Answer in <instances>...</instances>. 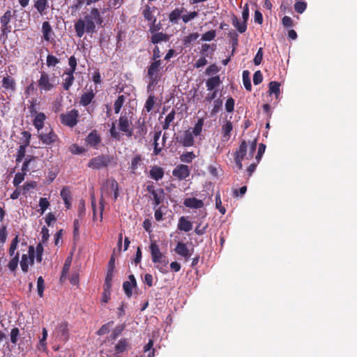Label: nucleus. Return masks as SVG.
I'll list each match as a JSON object with an SVG mask.
<instances>
[{"instance_id":"680f3d73","label":"nucleus","mask_w":357,"mask_h":357,"mask_svg":"<svg viewBox=\"0 0 357 357\" xmlns=\"http://www.w3.org/2000/svg\"><path fill=\"white\" fill-rule=\"evenodd\" d=\"M112 286H107L106 283L104 284V291L102 296V301L103 303H107L110 298V289Z\"/></svg>"},{"instance_id":"69168bd1","label":"nucleus","mask_w":357,"mask_h":357,"mask_svg":"<svg viewBox=\"0 0 357 357\" xmlns=\"http://www.w3.org/2000/svg\"><path fill=\"white\" fill-rule=\"evenodd\" d=\"M307 8V3L303 1H297L294 4V9L298 13H303Z\"/></svg>"},{"instance_id":"09e8293b","label":"nucleus","mask_w":357,"mask_h":357,"mask_svg":"<svg viewBox=\"0 0 357 357\" xmlns=\"http://www.w3.org/2000/svg\"><path fill=\"white\" fill-rule=\"evenodd\" d=\"M68 65H69V68L66 69L65 71L71 72V73H75V72L77 69V59L75 57V56H70V58L68 59Z\"/></svg>"},{"instance_id":"7ed1b4c3","label":"nucleus","mask_w":357,"mask_h":357,"mask_svg":"<svg viewBox=\"0 0 357 357\" xmlns=\"http://www.w3.org/2000/svg\"><path fill=\"white\" fill-rule=\"evenodd\" d=\"M150 251L152 261L154 264H157L155 268L162 273H167L166 267L168 264V261L166 259L165 256L160 252L159 246L155 242L151 243Z\"/></svg>"},{"instance_id":"39448f33","label":"nucleus","mask_w":357,"mask_h":357,"mask_svg":"<svg viewBox=\"0 0 357 357\" xmlns=\"http://www.w3.org/2000/svg\"><path fill=\"white\" fill-rule=\"evenodd\" d=\"M55 341L66 343L70 337L68 323L66 321L58 324L52 333Z\"/></svg>"},{"instance_id":"2f4dec72","label":"nucleus","mask_w":357,"mask_h":357,"mask_svg":"<svg viewBox=\"0 0 357 357\" xmlns=\"http://www.w3.org/2000/svg\"><path fill=\"white\" fill-rule=\"evenodd\" d=\"M185 11V8H176L169 14V20L172 23L176 24L178 20L181 17V14Z\"/></svg>"},{"instance_id":"79ce46f5","label":"nucleus","mask_w":357,"mask_h":357,"mask_svg":"<svg viewBox=\"0 0 357 357\" xmlns=\"http://www.w3.org/2000/svg\"><path fill=\"white\" fill-rule=\"evenodd\" d=\"M37 10L42 14L48 7L47 0H37L34 4Z\"/></svg>"},{"instance_id":"052dcab7","label":"nucleus","mask_w":357,"mask_h":357,"mask_svg":"<svg viewBox=\"0 0 357 357\" xmlns=\"http://www.w3.org/2000/svg\"><path fill=\"white\" fill-rule=\"evenodd\" d=\"M154 96L151 95L149 96L148 99L146 101L144 108L147 112H151L153 109L154 106Z\"/></svg>"},{"instance_id":"72a5a7b5","label":"nucleus","mask_w":357,"mask_h":357,"mask_svg":"<svg viewBox=\"0 0 357 357\" xmlns=\"http://www.w3.org/2000/svg\"><path fill=\"white\" fill-rule=\"evenodd\" d=\"M137 133L142 137H144L145 135L147 134L148 132V128L146 125L145 119L140 118L137 122Z\"/></svg>"},{"instance_id":"ea45409f","label":"nucleus","mask_w":357,"mask_h":357,"mask_svg":"<svg viewBox=\"0 0 357 357\" xmlns=\"http://www.w3.org/2000/svg\"><path fill=\"white\" fill-rule=\"evenodd\" d=\"M228 36L232 40V52L231 54H234L238 45V36L236 31L231 30L229 32Z\"/></svg>"},{"instance_id":"473e14b6","label":"nucleus","mask_w":357,"mask_h":357,"mask_svg":"<svg viewBox=\"0 0 357 357\" xmlns=\"http://www.w3.org/2000/svg\"><path fill=\"white\" fill-rule=\"evenodd\" d=\"M169 39V37L167 34L164 33L162 32H158L155 34H153L151 37V42L155 45L160 42H167Z\"/></svg>"},{"instance_id":"4d7b16f0","label":"nucleus","mask_w":357,"mask_h":357,"mask_svg":"<svg viewBox=\"0 0 357 357\" xmlns=\"http://www.w3.org/2000/svg\"><path fill=\"white\" fill-rule=\"evenodd\" d=\"M26 173L24 172H17L14 177L13 179V185L15 186H18L24 180V176Z\"/></svg>"},{"instance_id":"aec40b11","label":"nucleus","mask_w":357,"mask_h":357,"mask_svg":"<svg viewBox=\"0 0 357 357\" xmlns=\"http://www.w3.org/2000/svg\"><path fill=\"white\" fill-rule=\"evenodd\" d=\"M143 165V158L140 154H136L131 159L130 165L129 167L130 173L133 174H137V170L139 166Z\"/></svg>"},{"instance_id":"5701e85b","label":"nucleus","mask_w":357,"mask_h":357,"mask_svg":"<svg viewBox=\"0 0 357 357\" xmlns=\"http://www.w3.org/2000/svg\"><path fill=\"white\" fill-rule=\"evenodd\" d=\"M221 84L219 75H215L208 78L206 82V86L208 91L218 90Z\"/></svg>"},{"instance_id":"6ab92c4d","label":"nucleus","mask_w":357,"mask_h":357,"mask_svg":"<svg viewBox=\"0 0 357 357\" xmlns=\"http://www.w3.org/2000/svg\"><path fill=\"white\" fill-rule=\"evenodd\" d=\"M233 130V125L230 121H227L226 123L222 126V141L225 142L229 141L231 137V132Z\"/></svg>"},{"instance_id":"dca6fc26","label":"nucleus","mask_w":357,"mask_h":357,"mask_svg":"<svg viewBox=\"0 0 357 357\" xmlns=\"http://www.w3.org/2000/svg\"><path fill=\"white\" fill-rule=\"evenodd\" d=\"M174 250L177 255L183 257L185 261H188L191 256V252L185 243L178 242Z\"/></svg>"},{"instance_id":"bf43d9fd","label":"nucleus","mask_w":357,"mask_h":357,"mask_svg":"<svg viewBox=\"0 0 357 357\" xmlns=\"http://www.w3.org/2000/svg\"><path fill=\"white\" fill-rule=\"evenodd\" d=\"M43 250H44V249H43V244L41 243H38L36 248V261L39 263H40L42 261Z\"/></svg>"},{"instance_id":"49530a36","label":"nucleus","mask_w":357,"mask_h":357,"mask_svg":"<svg viewBox=\"0 0 357 357\" xmlns=\"http://www.w3.org/2000/svg\"><path fill=\"white\" fill-rule=\"evenodd\" d=\"M124 328L125 326L123 324L116 326L110 335V339L112 340H116L122 333Z\"/></svg>"},{"instance_id":"20e7f679","label":"nucleus","mask_w":357,"mask_h":357,"mask_svg":"<svg viewBox=\"0 0 357 357\" xmlns=\"http://www.w3.org/2000/svg\"><path fill=\"white\" fill-rule=\"evenodd\" d=\"M162 60L153 61L151 62L149 66L147 68V76L149 79L148 88L151 87V86H155L158 83L160 79L159 73L162 69Z\"/></svg>"},{"instance_id":"1a4fd4ad","label":"nucleus","mask_w":357,"mask_h":357,"mask_svg":"<svg viewBox=\"0 0 357 357\" xmlns=\"http://www.w3.org/2000/svg\"><path fill=\"white\" fill-rule=\"evenodd\" d=\"M131 122L128 117L125 115H121L119 119V129L120 131L124 132L128 137L132 135V130L130 128Z\"/></svg>"},{"instance_id":"7c9ffc66","label":"nucleus","mask_w":357,"mask_h":357,"mask_svg":"<svg viewBox=\"0 0 357 357\" xmlns=\"http://www.w3.org/2000/svg\"><path fill=\"white\" fill-rule=\"evenodd\" d=\"M178 229L185 232H188L192 229V224L187 220L184 216H182L178 220Z\"/></svg>"},{"instance_id":"774afa93","label":"nucleus","mask_w":357,"mask_h":357,"mask_svg":"<svg viewBox=\"0 0 357 357\" xmlns=\"http://www.w3.org/2000/svg\"><path fill=\"white\" fill-rule=\"evenodd\" d=\"M235 101L231 97L227 98L225 103V109L228 112H232L234 110Z\"/></svg>"},{"instance_id":"412c9836","label":"nucleus","mask_w":357,"mask_h":357,"mask_svg":"<svg viewBox=\"0 0 357 357\" xmlns=\"http://www.w3.org/2000/svg\"><path fill=\"white\" fill-rule=\"evenodd\" d=\"M114 268V257L112 256L107 266V274L105 280L106 285L109 287L112 286V281L113 278V272Z\"/></svg>"},{"instance_id":"a878e982","label":"nucleus","mask_w":357,"mask_h":357,"mask_svg":"<svg viewBox=\"0 0 357 357\" xmlns=\"http://www.w3.org/2000/svg\"><path fill=\"white\" fill-rule=\"evenodd\" d=\"M2 87L6 90L15 91L16 89V82L13 77L6 75L2 79Z\"/></svg>"},{"instance_id":"0e129e2a","label":"nucleus","mask_w":357,"mask_h":357,"mask_svg":"<svg viewBox=\"0 0 357 357\" xmlns=\"http://www.w3.org/2000/svg\"><path fill=\"white\" fill-rule=\"evenodd\" d=\"M35 159V158L33 156H31V155H28L26 158H25V160L23 162V165H22V171L24 173H26L27 172L29 171V164L31 163V161H33V160Z\"/></svg>"},{"instance_id":"e2e57ef3","label":"nucleus","mask_w":357,"mask_h":357,"mask_svg":"<svg viewBox=\"0 0 357 357\" xmlns=\"http://www.w3.org/2000/svg\"><path fill=\"white\" fill-rule=\"evenodd\" d=\"M198 16V12L192 11L190 12L188 15H183L181 16V19L184 23H188L190 20L195 19Z\"/></svg>"},{"instance_id":"f257e3e1","label":"nucleus","mask_w":357,"mask_h":357,"mask_svg":"<svg viewBox=\"0 0 357 357\" xmlns=\"http://www.w3.org/2000/svg\"><path fill=\"white\" fill-rule=\"evenodd\" d=\"M103 19L97 8H93L89 14L84 16V19H79L75 24V30L79 38L83 36L85 32L93 33L96 31V25H101Z\"/></svg>"},{"instance_id":"c9c22d12","label":"nucleus","mask_w":357,"mask_h":357,"mask_svg":"<svg viewBox=\"0 0 357 357\" xmlns=\"http://www.w3.org/2000/svg\"><path fill=\"white\" fill-rule=\"evenodd\" d=\"M42 32L43 34V38L46 41L50 40L51 34L53 33L52 26L49 22L45 21L42 25Z\"/></svg>"},{"instance_id":"f03ea898","label":"nucleus","mask_w":357,"mask_h":357,"mask_svg":"<svg viewBox=\"0 0 357 357\" xmlns=\"http://www.w3.org/2000/svg\"><path fill=\"white\" fill-rule=\"evenodd\" d=\"M257 149V139L250 142L248 146L247 142L243 140L239 147L234 153V162L238 169H243L242 161L244 160H250L253 158Z\"/></svg>"},{"instance_id":"4468645a","label":"nucleus","mask_w":357,"mask_h":357,"mask_svg":"<svg viewBox=\"0 0 357 357\" xmlns=\"http://www.w3.org/2000/svg\"><path fill=\"white\" fill-rule=\"evenodd\" d=\"M11 17V11L10 10H8L0 18V22L1 24V32L3 35H6L10 32L11 27L8 24L10 22Z\"/></svg>"},{"instance_id":"c756f323","label":"nucleus","mask_w":357,"mask_h":357,"mask_svg":"<svg viewBox=\"0 0 357 357\" xmlns=\"http://www.w3.org/2000/svg\"><path fill=\"white\" fill-rule=\"evenodd\" d=\"M130 344L127 339L122 338L116 345L114 346V351L116 352V354H120L121 353H123L124 351H127L129 348Z\"/></svg>"},{"instance_id":"13d9d810","label":"nucleus","mask_w":357,"mask_h":357,"mask_svg":"<svg viewBox=\"0 0 357 357\" xmlns=\"http://www.w3.org/2000/svg\"><path fill=\"white\" fill-rule=\"evenodd\" d=\"M109 133L112 138L116 140L120 141L121 139V134L116 130L115 123H112V126L109 129Z\"/></svg>"},{"instance_id":"6e6552de","label":"nucleus","mask_w":357,"mask_h":357,"mask_svg":"<svg viewBox=\"0 0 357 357\" xmlns=\"http://www.w3.org/2000/svg\"><path fill=\"white\" fill-rule=\"evenodd\" d=\"M34 255H35V250L33 246L30 245L29 247V251H28V255H22V259L20 261V266L22 268V271L24 273H26L29 269V263L32 265L34 263Z\"/></svg>"},{"instance_id":"9d476101","label":"nucleus","mask_w":357,"mask_h":357,"mask_svg":"<svg viewBox=\"0 0 357 357\" xmlns=\"http://www.w3.org/2000/svg\"><path fill=\"white\" fill-rule=\"evenodd\" d=\"M172 174L178 180L182 181L190 176V169L186 165L180 164L174 169Z\"/></svg>"},{"instance_id":"4be33fe9","label":"nucleus","mask_w":357,"mask_h":357,"mask_svg":"<svg viewBox=\"0 0 357 357\" xmlns=\"http://www.w3.org/2000/svg\"><path fill=\"white\" fill-rule=\"evenodd\" d=\"M63 87L66 91H68L73 85L75 77L74 73L64 71L63 74Z\"/></svg>"},{"instance_id":"9b49d317","label":"nucleus","mask_w":357,"mask_h":357,"mask_svg":"<svg viewBox=\"0 0 357 357\" xmlns=\"http://www.w3.org/2000/svg\"><path fill=\"white\" fill-rule=\"evenodd\" d=\"M38 87L41 91H51L54 85L50 82V76L45 72H41L40 77L38 82Z\"/></svg>"},{"instance_id":"0eeeda50","label":"nucleus","mask_w":357,"mask_h":357,"mask_svg":"<svg viewBox=\"0 0 357 357\" xmlns=\"http://www.w3.org/2000/svg\"><path fill=\"white\" fill-rule=\"evenodd\" d=\"M110 162L108 155H100L91 158L88 164V167L94 169H100L108 166Z\"/></svg>"},{"instance_id":"b1692460","label":"nucleus","mask_w":357,"mask_h":357,"mask_svg":"<svg viewBox=\"0 0 357 357\" xmlns=\"http://www.w3.org/2000/svg\"><path fill=\"white\" fill-rule=\"evenodd\" d=\"M61 197L64 202L65 206L69 209L71 206L72 195L68 187L66 186L62 188L60 192Z\"/></svg>"},{"instance_id":"6e6d98bb","label":"nucleus","mask_w":357,"mask_h":357,"mask_svg":"<svg viewBox=\"0 0 357 357\" xmlns=\"http://www.w3.org/2000/svg\"><path fill=\"white\" fill-rule=\"evenodd\" d=\"M216 32L215 30H210L204 33L202 36V40L204 41H211L215 38Z\"/></svg>"},{"instance_id":"a211bd4d","label":"nucleus","mask_w":357,"mask_h":357,"mask_svg":"<svg viewBox=\"0 0 357 357\" xmlns=\"http://www.w3.org/2000/svg\"><path fill=\"white\" fill-rule=\"evenodd\" d=\"M157 10L156 7H151L149 5H145L142 10V15L144 19L151 22H156L157 18L154 16L153 13Z\"/></svg>"},{"instance_id":"c85d7f7f","label":"nucleus","mask_w":357,"mask_h":357,"mask_svg":"<svg viewBox=\"0 0 357 357\" xmlns=\"http://www.w3.org/2000/svg\"><path fill=\"white\" fill-rule=\"evenodd\" d=\"M181 144L185 147H189L194 145L193 134L189 130L185 131L183 136L179 141Z\"/></svg>"},{"instance_id":"5fc2aeb1","label":"nucleus","mask_w":357,"mask_h":357,"mask_svg":"<svg viewBox=\"0 0 357 357\" xmlns=\"http://www.w3.org/2000/svg\"><path fill=\"white\" fill-rule=\"evenodd\" d=\"M59 63V59L55 56L49 54L47 56L46 63L48 67H54Z\"/></svg>"},{"instance_id":"58836bf2","label":"nucleus","mask_w":357,"mask_h":357,"mask_svg":"<svg viewBox=\"0 0 357 357\" xmlns=\"http://www.w3.org/2000/svg\"><path fill=\"white\" fill-rule=\"evenodd\" d=\"M199 37L198 33H192L185 36L183 39V43L185 47H188L192 42L195 41Z\"/></svg>"},{"instance_id":"2eb2a0df","label":"nucleus","mask_w":357,"mask_h":357,"mask_svg":"<svg viewBox=\"0 0 357 357\" xmlns=\"http://www.w3.org/2000/svg\"><path fill=\"white\" fill-rule=\"evenodd\" d=\"M86 142L91 147L97 148L101 142V137L97 130H94L87 135L86 137Z\"/></svg>"},{"instance_id":"c03bdc74","label":"nucleus","mask_w":357,"mask_h":357,"mask_svg":"<svg viewBox=\"0 0 357 357\" xmlns=\"http://www.w3.org/2000/svg\"><path fill=\"white\" fill-rule=\"evenodd\" d=\"M204 120L203 118H201V119H199L197 122L196 123L194 128H193V130L192 132V133L195 135V136H198L201 134L202 131V128H203V126H204Z\"/></svg>"},{"instance_id":"ddd939ff","label":"nucleus","mask_w":357,"mask_h":357,"mask_svg":"<svg viewBox=\"0 0 357 357\" xmlns=\"http://www.w3.org/2000/svg\"><path fill=\"white\" fill-rule=\"evenodd\" d=\"M128 279L129 281H125L123 283V289L126 296L130 298L132 296L133 288L137 287V280L132 274L128 276Z\"/></svg>"},{"instance_id":"423d86ee","label":"nucleus","mask_w":357,"mask_h":357,"mask_svg":"<svg viewBox=\"0 0 357 357\" xmlns=\"http://www.w3.org/2000/svg\"><path fill=\"white\" fill-rule=\"evenodd\" d=\"M79 116L78 110L73 109L65 114H60L61 123L70 128H73L77 124Z\"/></svg>"},{"instance_id":"4c0bfd02","label":"nucleus","mask_w":357,"mask_h":357,"mask_svg":"<svg viewBox=\"0 0 357 357\" xmlns=\"http://www.w3.org/2000/svg\"><path fill=\"white\" fill-rule=\"evenodd\" d=\"M243 82L245 89L248 91H252V84L250 78V72L247 70L243 71Z\"/></svg>"},{"instance_id":"393cba45","label":"nucleus","mask_w":357,"mask_h":357,"mask_svg":"<svg viewBox=\"0 0 357 357\" xmlns=\"http://www.w3.org/2000/svg\"><path fill=\"white\" fill-rule=\"evenodd\" d=\"M164 174L165 172L163 168L157 165L152 166L149 171L150 177L155 181L162 179Z\"/></svg>"},{"instance_id":"338daca9","label":"nucleus","mask_w":357,"mask_h":357,"mask_svg":"<svg viewBox=\"0 0 357 357\" xmlns=\"http://www.w3.org/2000/svg\"><path fill=\"white\" fill-rule=\"evenodd\" d=\"M8 236L7 227L2 225L0 228V243L4 244L6 241Z\"/></svg>"},{"instance_id":"f704fd0d","label":"nucleus","mask_w":357,"mask_h":357,"mask_svg":"<svg viewBox=\"0 0 357 357\" xmlns=\"http://www.w3.org/2000/svg\"><path fill=\"white\" fill-rule=\"evenodd\" d=\"M231 22L233 26L237 29V31L241 33H243L247 30V24L245 22H240L239 20L236 15H233L231 17Z\"/></svg>"},{"instance_id":"37998d69","label":"nucleus","mask_w":357,"mask_h":357,"mask_svg":"<svg viewBox=\"0 0 357 357\" xmlns=\"http://www.w3.org/2000/svg\"><path fill=\"white\" fill-rule=\"evenodd\" d=\"M70 264H71V258L68 257L66 259L65 263L63 266V268H62L61 275L60 278V280L61 281L66 278V276L70 270Z\"/></svg>"},{"instance_id":"de8ad7c7","label":"nucleus","mask_w":357,"mask_h":357,"mask_svg":"<svg viewBox=\"0 0 357 357\" xmlns=\"http://www.w3.org/2000/svg\"><path fill=\"white\" fill-rule=\"evenodd\" d=\"M195 157L196 156L192 151L185 152L181 155L180 160L183 162L190 163L194 158H195Z\"/></svg>"},{"instance_id":"3c124183","label":"nucleus","mask_w":357,"mask_h":357,"mask_svg":"<svg viewBox=\"0 0 357 357\" xmlns=\"http://www.w3.org/2000/svg\"><path fill=\"white\" fill-rule=\"evenodd\" d=\"M26 146L20 145L17 149V155H16V162H20L23 158L25 157L26 154Z\"/></svg>"},{"instance_id":"cd10ccee","label":"nucleus","mask_w":357,"mask_h":357,"mask_svg":"<svg viewBox=\"0 0 357 357\" xmlns=\"http://www.w3.org/2000/svg\"><path fill=\"white\" fill-rule=\"evenodd\" d=\"M95 95L96 94L92 89L87 93H83L80 97L79 105L83 107L88 106L93 100Z\"/></svg>"},{"instance_id":"f8f14e48","label":"nucleus","mask_w":357,"mask_h":357,"mask_svg":"<svg viewBox=\"0 0 357 357\" xmlns=\"http://www.w3.org/2000/svg\"><path fill=\"white\" fill-rule=\"evenodd\" d=\"M38 138L47 146L55 143L59 139L58 135L54 132L52 128H50V131L47 133H40Z\"/></svg>"},{"instance_id":"bb28decb","label":"nucleus","mask_w":357,"mask_h":357,"mask_svg":"<svg viewBox=\"0 0 357 357\" xmlns=\"http://www.w3.org/2000/svg\"><path fill=\"white\" fill-rule=\"evenodd\" d=\"M45 120L46 115L43 112H39L35 115V117L33 120V125L38 131H40L43 128Z\"/></svg>"},{"instance_id":"603ef678","label":"nucleus","mask_w":357,"mask_h":357,"mask_svg":"<svg viewBox=\"0 0 357 357\" xmlns=\"http://www.w3.org/2000/svg\"><path fill=\"white\" fill-rule=\"evenodd\" d=\"M113 324V321H109L108 323L103 324L97 331V334L98 335H103L108 333L109 332V326H112Z\"/></svg>"},{"instance_id":"8fccbe9b","label":"nucleus","mask_w":357,"mask_h":357,"mask_svg":"<svg viewBox=\"0 0 357 357\" xmlns=\"http://www.w3.org/2000/svg\"><path fill=\"white\" fill-rule=\"evenodd\" d=\"M19 253L17 252L15 256L9 261L8 267L11 271H15L17 269L19 262Z\"/></svg>"},{"instance_id":"a19ab883","label":"nucleus","mask_w":357,"mask_h":357,"mask_svg":"<svg viewBox=\"0 0 357 357\" xmlns=\"http://www.w3.org/2000/svg\"><path fill=\"white\" fill-rule=\"evenodd\" d=\"M125 102V97L123 95L119 96L114 104V112L119 114Z\"/></svg>"},{"instance_id":"864d4df0","label":"nucleus","mask_w":357,"mask_h":357,"mask_svg":"<svg viewBox=\"0 0 357 357\" xmlns=\"http://www.w3.org/2000/svg\"><path fill=\"white\" fill-rule=\"evenodd\" d=\"M45 289V282L42 276L38 278L37 291L40 297H43Z\"/></svg>"},{"instance_id":"f3484780","label":"nucleus","mask_w":357,"mask_h":357,"mask_svg":"<svg viewBox=\"0 0 357 357\" xmlns=\"http://www.w3.org/2000/svg\"><path fill=\"white\" fill-rule=\"evenodd\" d=\"M183 205L190 208L198 209L204 207V202L195 197H188L184 199Z\"/></svg>"},{"instance_id":"e433bc0d","label":"nucleus","mask_w":357,"mask_h":357,"mask_svg":"<svg viewBox=\"0 0 357 357\" xmlns=\"http://www.w3.org/2000/svg\"><path fill=\"white\" fill-rule=\"evenodd\" d=\"M280 84L279 82L275 81L271 82L268 84V92L270 95L274 94L275 98H278L280 93Z\"/></svg>"},{"instance_id":"a18cd8bd","label":"nucleus","mask_w":357,"mask_h":357,"mask_svg":"<svg viewBox=\"0 0 357 357\" xmlns=\"http://www.w3.org/2000/svg\"><path fill=\"white\" fill-rule=\"evenodd\" d=\"M222 107V100L220 98H217L213 100V108L211 112V115L213 116L217 114Z\"/></svg>"}]
</instances>
